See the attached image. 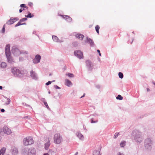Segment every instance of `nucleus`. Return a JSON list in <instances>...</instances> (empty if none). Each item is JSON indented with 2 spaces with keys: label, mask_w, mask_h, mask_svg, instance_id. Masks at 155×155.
Wrapping results in <instances>:
<instances>
[{
  "label": "nucleus",
  "mask_w": 155,
  "mask_h": 155,
  "mask_svg": "<svg viewBox=\"0 0 155 155\" xmlns=\"http://www.w3.org/2000/svg\"><path fill=\"white\" fill-rule=\"evenodd\" d=\"M10 48V45H6L5 48V54L8 62L12 63L13 62V61L12 57L11 56Z\"/></svg>",
  "instance_id": "f257e3e1"
},
{
  "label": "nucleus",
  "mask_w": 155,
  "mask_h": 155,
  "mask_svg": "<svg viewBox=\"0 0 155 155\" xmlns=\"http://www.w3.org/2000/svg\"><path fill=\"white\" fill-rule=\"evenodd\" d=\"M54 142L56 144H59L62 141L61 136L59 134H55L54 137Z\"/></svg>",
  "instance_id": "f03ea898"
},
{
  "label": "nucleus",
  "mask_w": 155,
  "mask_h": 155,
  "mask_svg": "<svg viewBox=\"0 0 155 155\" xmlns=\"http://www.w3.org/2000/svg\"><path fill=\"white\" fill-rule=\"evenodd\" d=\"M23 144L25 146L31 144L34 142L32 138L29 137L24 138L23 140Z\"/></svg>",
  "instance_id": "7ed1b4c3"
},
{
  "label": "nucleus",
  "mask_w": 155,
  "mask_h": 155,
  "mask_svg": "<svg viewBox=\"0 0 155 155\" xmlns=\"http://www.w3.org/2000/svg\"><path fill=\"white\" fill-rule=\"evenodd\" d=\"M12 53L14 55H19L21 54H27V53L25 51H21L19 50L16 48H13L12 50Z\"/></svg>",
  "instance_id": "20e7f679"
},
{
  "label": "nucleus",
  "mask_w": 155,
  "mask_h": 155,
  "mask_svg": "<svg viewBox=\"0 0 155 155\" xmlns=\"http://www.w3.org/2000/svg\"><path fill=\"white\" fill-rule=\"evenodd\" d=\"M152 142L149 138L146 139L145 141L144 145L145 148L146 149L150 150L151 148Z\"/></svg>",
  "instance_id": "39448f33"
},
{
  "label": "nucleus",
  "mask_w": 155,
  "mask_h": 155,
  "mask_svg": "<svg viewBox=\"0 0 155 155\" xmlns=\"http://www.w3.org/2000/svg\"><path fill=\"white\" fill-rule=\"evenodd\" d=\"M74 55L79 59L83 58V55L82 52L80 51H76L74 52Z\"/></svg>",
  "instance_id": "423d86ee"
},
{
  "label": "nucleus",
  "mask_w": 155,
  "mask_h": 155,
  "mask_svg": "<svg viewBox=\"0 0 155 155\" xmlns=\"http://www.w3.org/2000/svg\"><path fill=\"white\" fill-rule=\"evenodd\" d=\"M3 131L5 134L9 135L12 133L11 130L7 126H5L3 128Z\"/></svg>",
  "instance_id": "0eeeda50"
},
{
  "label": "nucleus",
  "mask_w": 155,
  "mask_h": 155,
  "mask_svg": "<svg viewBox=\"0 0 155 155\" xmlns=\"http://www.w3.org/2000/svg\"><path fill=\"white\" fill-rule=\"evenodd\" d=\"M41 57L39 55H36L35 58L33 60V62L35 64L38 63L40 62Z\"/></svg>",
  "instance_id": "6e6552de"
},
{
  "label": "nucleus",
  "mask_w": 155,
  "mask_h": 155,
  "mask_svg": "<svg viewBox=\"0 0 155 155\" xmlns=\"http://www.w3.org/2000/svg\"><path fill=\"white\" fill-rule=\"evenodd\" d=\"M18 20V18H11L8 21L7 24L9 25H11Z\"/></svg>",
  "instance_id": "1a4fd4ad"
},
{
  "label": "nucleus",
  "mask_w": 155,
  "mask_h": 155,
  "mask_svg": "<svg viewBox=\"0 0 155 155\" xmlns=\"http://www.w3.org/2000/svg\"><path fill=\"white\" fill-rule=\"evenodd\" d=\"M26 18H23L20 20L19 22H18L17 24L15 25V27H17L20 25H25L26 24L25 23H23V22L26 21L27 20Z\"/></svg>",
  "instance_id": "9d476101"
},
{
  "label": "nucleus",
  "mask_w": 155,
  "mask_h": 155,
  "mask_svg": "<svg viewBox=\"0 0 155 155\" xmlns=\"http://www.w3.org/2000/svg\"><path fill=\"white\" fill-rule=\"evenodd\" d=\"M86 63L89 70H91L93 68L92 63L89 60L86 61Z\"/></svg>",
  "instance_id": "9b49d317"
},
{
  "label": "nucleus",
  "mask_w": 155,
  "mask_h": 155,
  "mask_svg": "<svg viewBox=\"0 0 155 155\" xmlns=\"http://www.w3.org/2000/svg\"><path fill=\"white\" fill-rule=\"evenodd\" d=\"M12 71L14 75H17L20 73V71L19 69H17L16 68H13L12 69Z\"/></svg>",
  "instance_id": "f8f14e48"
},
{
  "label": "nucleus",
  "mask_w": 155,
  "mask_h": 155,
  "mask_svg": "<svg viewBox=\"0 0 155 155\" xmlns=\"http://www.w3.org/2000/svg\"><path fill=\"white\" fill-rule=\"evenodd\" d=\"M28 155H35V150L34 148L30 149L28 150Z\"/></svg>",
  "instance_id": "ddd939ff"
},
{
  "label": "nucleus",
  "mask_w": 155,
  "mask_h": 155,
  "mask_svg": "<svg viewBox=\"0 0 155 155\" xmlns=\"http://www.w3.org/2000/svg\"><path fill=\"white\" fill-rule=\"evenodd\" d=\"M63 18L69 22H70L72 21V18L68 16L64 15L63 16Z\"/></svg>",
  "instance_id": "4468645a"
},
{
  "label": "nucleus",
  "mask_w": 155,
  "mask_h": 155,
  "mask_svg": "<svg viewBox=\"0 0 155 155\" xmlns=\"http://www.w3.org/2000/svg\"><path fill=\"white\" fill-rule=\"evenodd\" d=\"M84 36L82 34H78L76 35V37L77 38L79 39L80 40H82Z\"/></svg>",
  "instance_id": "2eb2a0df"
},
{
  "label": "nucleus",
  "mask_w": 155,
  "mask_h": 155,
  "mask_svg": "<svg viewBox=\"0 0 155 155\" xmlns=\"http://www.w3.org/2000/svg\"><path fill=\"white\" fill-rule=\"evenodd\" d=\"M65 84L68 86H70L72 85V83L68 79H66L65 80Z\"/></svg>",
  "instance_id": "dca6fc26"
},
{
  "label": "nucleus",
  "mask_w": 155,
  "mask_h": 155,
  "mask_svg": "<svg viewBox=\"0 0 155 155\" xmlns=\"http://www.w3.org/2000/svg\"><path fill=\"white\" fill-rule=\"evenodd\" d=\"M31 76L33 79H36L37 78L36 74L33 71L31 72Z\"/></svg>",
  "instance_id": "f3484780"
},
{
  "label": "nucleus",
  "mask_w": 155,
  "mask_h": 155,
  "mask_svg": "<svg viewBox=\"0 0 155 155\" xmlns=\"http://www.w3.org/2000/svg\"><path fill=\"white\" fill-rule=\"evenodd\" d=\"M6 150L5 147H3L0 150V155H3L4 154Z\"/></svg>",
  "instance_id": "a211bd4d"
},
{
  "label": "nucleus",
  "mask_w": 155,
  "mask_h": 155,
  "mask_svg": "<svg viewBox=\"0 0 155 155\" xmlns=\"http://www.w3.org/2000/svg\"><path fill=\"white\" fill-rule=\"evenodd\" d=\"M50 145V143L49 141L47 142L45 144V148L46 150H48Z\"/></svg>",
  "instance_id": "6ab92c4d"
},
{
  "label": "nucleus",
  "mask_w": 155,
  "mask_h": 155,
  "mask_svg": "<svg viewBox=\"0 0 155 155\" xmlns=\"http://www.w3.org/2000/svg\"><path fill=\"white\" fill-rule=\"evenodd\" d=\"M135 140L137 141L138 142H140L142 140V138L140 137H135Z\"/></svg>",
  "instance_id": "aec40b11"
},
{
  "label": "nucleus",
  "mask_w": 155,
  "mask_h": 155,
  "mask_svg": "<svg viewBox=\"0 0 155 155\" xmlns=\"http://www.w3.org/2000/svg\"><path fill=\"white\" fill-rule=\"evenodd\" d=\"M13 153L14 155H16L18 153V150L16 148H14L13 150Z\"/></svg>",
  "instance_id": "412c9836"
},
{
  "label": "nucleus",
  "mask_w": 155,
  "mask_h": 155,
  "mask_svg": "<svg viewBox=\"0 0 155 155\" xmlns=\"http://www.w3.org/2000/svg\"><path fill=\"white\" fill-rule=\"evenodd\" d=\"M78 137L80 138V139L83 140L84 139L83 136L81 133H78Z\"/></svg>",
  "instance_id": "4be33fe9"
},
{
  "label": "nucleus",
  "mask_w": 155,
  "mask_h": 155,
  "mask_svg": "<svg viewBox=\"0 0 155 155\" xmlns=\"http://www.w3.org/2000/svg\"><path fill=\"white\" fill-rule=\"evenodd\" d=\"M34 16V15L33 14H31L30 13H29L28 15L25 16V17L27 18H31L33 17Z\"/></svg>",
  "instance_id": "5701e85b"
},
{
  "label": "nucleus",
  "mask_w": 155,
  "mask_h": 155,
  "mask_svg": "<svg viewBox=\"0 0 155 155\" xmlns=\"http://www.w3.org/2000/svg\"><path fill=\"white\" fill-rule=\"evenodd\" d=\"M1 66L2 68H4L6 66V64L5 62H2L1 64Z\"/></svg>",
  "instance_id": "b1692460"
},
{
  "label": "nucleus",
  "mask_w": 155,
  "mask_h": 155,
  "mask_svg": "<svg viewBox=\"0 0 155 155\" xmlns=\"http://www.w3.org/2000/svg\"><path fill=\"white\" fill-rule=\"evenodd\" d=\"M43 99V102H44V104L46 106V107L48 109H50L49 107L48 106V105L47 102L44 101L45 99Z\"/></svg>",
  "instance_id": "393cba45"
},
{
  "label": "nucleus",
  "mask_w": 155,
  "mask_h": 155,
  "mask_svg": "<svg viewBox=\"0 0 155 155\" xmlns=\"http://www.w3.org/2000/svg\"><path fill=\"white\" fill-rule=\"evenodd\" d=\"M93 155H100V152L98 151L94 150L93 152Z\"/></svg>",
  "instance_id": "a878e982"
},
{
  "label": "nucleus",
  "mask_w": 155,
  "mask_h": 155,
  "mask_svg": "<svg viewBox=\"0 0 155 155\" xmlns=\"http://www.w3.org/2000/svg\"><path fill=\"white\" fill-rule=\"evenodd\" d=\"M52 39L55 42H57L58 41V38L57 37L55 36H52Z\"/></svg>",
  "instance_id": "bb28decb"
},
{
  "label": "nucleus",
  "mask_w": 155,
  "mask_h": 155,
  "mask_svg": "<svg viewBox=\"0 0 155 155\" xmlns=\"http://www.w3.org/2000/svg\"><path fill=\"white\" fill-rule=\"evenodd\" d=\"M100 28L99 26V25H96L95 27L96 31H97V33L98 34H99V30Z\"/></svg>",
  "instance_id": "cd10ccee"
},
{
  "label": "nucleus",
  "mask_w": 155,
  "mask_h": 155,
  "mask_svg": "<svg viewBox=\"0 0 155 155\" xmlns=\"http://www.w3.org/2000/svg\"><path fill=\"white\" fill-rule=\"evenodd\" d=\"M87 41L91 45H93L94 43L93 41L91 39L89 38L87 39Z\"/></svg>",
  "instance_id": "c85d7f7f"
},
{
  "label": "nucleus",
  "mask_w": 155,
  "mask_h": 155,
  "mask_svg": "<svg viewBox=\"0 0 155 155\" xmlns=\"http://www.w3.org/2000/svg\"><path fill=\"white\" fill-rule=\"evenodd\" d=\"M126 142L125 141H122L120 143V146L121 147H124L125 145Z\"/></svg>",
  "instance_id": "c756f323"
},
{
  "label": "nucleus",
  "mask_w": 155,
  "mask_h": 155,
  "mask_svg": "<svg viewBox=\"0 0 155 155\" xmlns=\"http://www.w3.org/2000/svg\"><path fill=\"white\" fill-rule=\"evenodd\" d=\"M116 98L118 100H122L123 99V98L121 95H119L116 97Z\"/></svg>",
  "instance_id": "7c9ffc66"
},
{
  "label": "nucleus",
  "mask_w": 155,
  "mask_h": 155,
  "mask_svg": "<svg viewBox=\"0 0 155 155\" xmlns=\"http://www.w3.org/2000/svg\"><path fill=\"white\" fill-rule=\"evenodd\" d=\"M119 77L120 78H122L123 77V74L121 72H119L118 74Z\"/></svg>",
  "instance_id": "2f4dec72"
},
{
  "label": "nucleus",
  "mask_w": 155,
  "mask_h": 155,
  "mask_svg": "<svg viewBox=\"0 0 155 155\" xmlns=\"http://www.w3.org/2000/svg\"><path fill=\"white\" fill-rule=\"evenodd\" d=\"M66 75L72 78L74 77V75L72 74L68 73V74H67Z\"/></svg>",
  "instance_id": "473e14b6"
},
{
  "label": "nucleus",
  "mask_w": 155,
  "mask_h": 155,
  "mask_svg": "<svg viewBox=\"0 0 155 155\" xmlns=\"http://www.w3.org/2000/svg\"><path fill=\"white\" fill-rule=\"evenodd\" d=\"M119 133H115L114 135V138H116L118 136Z\"/></svg>",
  "instance_id": "72a5a7b5"
},
{
  "label": "nucleus",
  "mask_w": 155,
  "mask_h": 155,
  "mask_svg": "<svg viewBox=\"0 0 155 155\" xmlns=\"http://www.w3.org/2000/svg\"><path fill=\"white\" fill-rule=\"evenodd\" d=\"M5 31V25H4L2 29V32L4 33Z\"/></svg>",
  "instance_id": "f704fd0d"
},
{
  "label": "nucleus",
  "mask_w": 155,
  "mask_h": 155,
  "mask_svg": "<svg viewBox=\"0 0 155 155\" xmlns=\"http://www.w3.org/2000/svg\"><path fill=\"white\" fill-rule=\"evenodd\" d=\"M7 102L5 104H6V105H8V104H9L10 103V100L9 99H7Z\"/></svg>",
  "instance_id": "c9c22d12"
},
{
  "label": "nucleus",
  "mask_w": 155,
  "mask_h": 155,
  "mask_svg": "<svg viewBox=\"0 0 155 155\" xmlns=\"http://www.w3.org/2000/svg\"><path fill=\"white\" fill-rule=\"evenodd\" d=\"M28 5L29 6H30L31 7H32L33 6V4L31 2H29L28 3Z\"/></svg>",
  "instance_id": "e433bc0d"
},
{
  "label": "nucleus",
  "mask_w": 155,
  "mask_h": 155,
  "mask_svg": "<svg viewBox=\"0 0 155 155\" xmlns=\"http://www.w3.org/2000/svg\"><path fill=\"white\" fill-rule=\"evenodd\" d=\"M51 82L50 81H48V82H47L46 83V85H48L49 84H51Z\"/></svg>",
  "instance_id": "4c0bfd02"
},
{
  "label": "nucleus",
  "mask_w": 155,
  "mask_h": 155,
  "mask_svg": "<svg viewBox=\"0 0 155 155\" xmlns=\"http://www.w3.org/2000/svg\"><path fill=\"white\" fill-rule=\"evenodd\" d=\"M21 7L22 8H25V4H23L20 5Z\"/></svg>",
  "instance_id": "58836bf2"
},
{
  "label": "nucleus",
  "mask_w": 155,
  "mask_h": 155,
  "mask_svg": "<svg viewBox=\"0 0 155 155\" xmlns=\"http://www.w3.org/2000/svg\"><path fill=\"white\" fill-rule=\"evenodd\" d=\"M24 10V8H21L19 10V12H22V11Z\"/></svg>",
  "instance_id": "ea45409f"
},
{
  "label": "nucleus",
  "mask_w": 155,
  "mask_h": 155,
  "mask_svg": "<svg viewBox=\"0 0 155 155\" xmlns=\"http://www.w3.org/2000/svg\"><path fill=\"white\" fill-rule=\"evenodd\" d=\"M97 51L98 53L99 54V56H101V54L100 53V51L99 50H97Z\"/></svg>",
  "instance_id": "a19ab883"
},
{
  "label": "nucleus",
  "mask_w": 155,
  "mask_h": 155,
  "mask_svg": "<svg viewBox=\"0 0 155 155\" xmlns=\"http://www.w3.org/2000/svg\"><path fill=\"white\" fill-rule=\"evenodd\" d=\"M97 121H93L92 120H91V123H96V122H97Z\"/></svg>",
  "instance_id": "79ce46f5"
},
{
  "label": "nucleus",
  "mask_w": 155,
  "mask_h": 155,
  "mask_svg": "<svg viewBox=\"0 0 155 155\" xmlns=\"http://www.w3.org/2000/svg\"><path fill=\"white\" fill-rule=\"evenodd\" d=\"M1 112H4L5 111V110L4 109H1Z\"/></svg>",
  "instance_id": "37998d69"
},
{
  "label": "nucleus",
  "mask_w": 155,
  "mask_h": 155,
  "mask_svg": "<svg viewBox=\"0 0 155 155\" xmlns=\"http://www.w3.org/2000/svg\"><path fill=\"white\" fill-rule=\"evenodd\" d=\"M43 155H49V154L48 153H46L44 154Z\"/></svg>",
  "instance_id": "c03bdc74"
},
{
  "label": "nucleus",
  "mask_w": 155,
  "mask_h": 155,
  "mask_svg": "<svg viewBox=\"0 0 155 155\" xmlns=\"http://www.w3.org/2000/svg\"><path fill=\"white\" fill-rule=\"evenodd\" d=\"M85 94H83V96H82L81 97V98H82V97H84L85 96Z\"/></svg>",
  "instance_id": "a18cd8bd"
},
{
  "label": "nucleus",
  "mask_w": 155,
  "mask_h": 155,
  "mask_svg": "<svg viewBox=\"0 0 155 155\" xmlns=\"http://www.w3.org/2000/svg\"><path fill=\"white\" fill-rule=\"evenodd\" d=\"M2 86H0V89H2Z\"/></svg>",
  "instance_id": "49530a36"
},
{
  "label": "nucleus",
  "mask_w": 155,
  "mask_h": 155,
  "mask_svg": "<svg viewBox=\"0 0 155 155\" xmlns=\"http://www.w3.org/2000/svg\"><path fill=\"white\" fill-rule=\"evenodd\" d=\"M25 8L27 9L28 8V7L27 6H25Z\"/></svg>",
  "instance_id": "de8ad7c7"
},
{
  "label": "nucleus",
  "mask_w": 155,
  "mask_h": 155,
  "mask_svg": "<svg viewBox=\"0 0 155 155\" xmlns=\"http://www.w3.org/2000/svg\"><path fill=\"white\" fill-rule=\"evenodd\" d=\"M56 87L58 88H59V87L57 86H56Z\"/></svg>",
  "instance_id": "09e8293b"
},
{
  "label": "nucleus",
  "mask_w": 155,
  "mask_h": 155,
  "mask_svg": "<svg viewBox=\"0 0 155 155\" xmlns=\"http://www.w3.org/2000/svg\"><path fill=\"white\" fill-rule=\"evenodd\" d=\"M153 84L155 85V82H153Z\"/></svg>",
  "instance_id": "8fccbe9b"
},
{
  "label": "nucleus",
  "mask_w": 155,
  "mask_h": 155,
  "mask_svg": "<svg viewBox=\"0 0 155 155\" xmlns=\"http://www.w3.org/2000/svg\"><path fill=\"white\" fill-rule=\"evenodd\" d=\"M78 152L76 153L75 154L77 155L78 154Z\"/></svg>",
  "instance_id": "3c124183"
},
{
  "label": "nucleus",
  "mask_w": 155,
  "mask_h": 155,
  "mask_svg": "<svg viewBox=\"0 0 155 155\" xmlns=\"http://www.w3.org/2000/svg\"><path fill=\"white\" fill-rule=\"evenodd\" d=\"M147 90L148 91H149V89H147Z\"/></svg>",
  "instance_id": "603ef678"
}]
</instances>
